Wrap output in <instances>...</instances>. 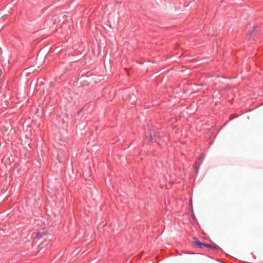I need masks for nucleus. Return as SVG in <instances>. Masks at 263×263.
Masks as SVG:
<instances>
[{
  "instance_id": "39448f33",
  "label": "nucleus",
  "mask_w": 263,
  "mask_h": 263,
  "mask_svg": "<svg viewBox=\"0 0 263 263\" xmlns=\"http://www.w3.org/2000/svg\"><path fill=\"white\" fill-rule=\"evenodd\" d=\"M150 139L152 140H153L154 139L153 138V137L152 136V135H150Z\"/></svg>"
},
{
  "instance_id": "423d86ee",
  "label": "nucleus",
  "mask_w": 263,
  "mask_h": 263,
  "mask_svg": "<svg viewBox=\"0 0 263 263\" xmlns=\"http://www.w3.org/2000/svg\"><path fill=\"white\" fill-rule=\"evenodd\" d=\"M201 161H202V160H201V159H198V161H199H199H201Z\"/></svg>"
},
{
  "instance_id": "f257e3e1",
  "label": "nucleus",
  "mask_w": 263,
  "mask_h": 263,
  "mask_svg": "<svg viewBox=\"0 0 263 263\" xmlns=\"http://www.w3.org/2000/svg\"><path fill=\"white\" fill-rule=\"evenodd\" d=\"M44 234L43 232H37L33 233L32 235V236L33 239H39L41 238H42V237L43 236V235Z\"/></svg>"
},
{
  "instance_id": "20e7f679",
  "label": "nucleus",
  "mask_w": 263,
  "mask_h": 263,
  "mask_svg": "<svg viewBox=\"0 0 263 263\" xmlns=\"http://www.w3.org/2000/svg\"><path fill=\"white\" fill-rule=\"evenodd\" d=\"M205 247L210 248V249H213L214 248H215L213 246H212L211 245L206 244V243H205Z\"/></svg>"
},
{
  "instance_id": "7ed1b4c3",
  "label": "nucleus",
  "mask_w": 263,
  "mask_h": 263,
  "mask_svg": "<svg viewBox=\"0 0 263 263\" xmlns=\"http://www.w3.org/2000/svg\"><path fill=\"white\" fill-rule=\"evenodd\" d=\"M255 31L259 32V31H260V30H259L258 29V26H254L252 27L251 30H250L249 33H254V32H255Z\"/></svg>"
},
{
  "instance_id": "f03ea898",
  "label": "nucleus",
  "mask_w": 263,
  "mask_h": 263,
  "mask_svg": "<svg viewBox=\"0 0 263 263\" xmlns=\"http://www.w3.org/2000/svg\"><path fill=\"white\" fill-rule=\"evenodd\" d=\"M194 243L199 248H203V247H205V243H202L200 242V241L198 240L197 239H196L194 241Z\"/></svg>"
}]
</instances>
